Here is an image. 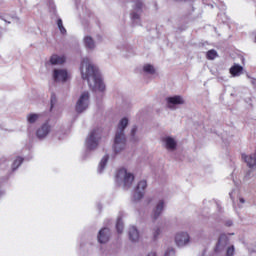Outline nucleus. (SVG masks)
<instances>
[{
  "label": "nucleus",
  "mask_w": 256,
  "mask_h": 256,
  "mask_svg": "<svg viewBox=\"0 0 256 256\" xmlns=\"http://www.w3.org/2000/svg\"><path fill=\"white\" fill-rule=\"evenodd\" d=\"M82 79H87L88 85L92 91H105V84L99 75V70L89 58H84L80 67Z\"/></svg>",
  "instance_id": "f257e3e1"
},
{
  "label": "nucleus",
  "mask_w": 256,
  "mask_h": 256,
  "mask_svg": "<svg viewBox=\"0 0 256 256\" xmlns=\"http://www.w3.org/2000/svg\"><path fill=\"white\" fill-rule=\"evenodd\" d=\"M129 125L127 118H122L118 124V129L114 138V153H121L127 145V138H125V128Z\"/></svg>",
  "instance_id": "f03ea898"
},
{
  "label": "nucleus",
  "mask_w": 256,
  "mask_h": 256,
  "mask_svg": "<svg viewBox=\"0 0 256 256\" xmlns=\"http://www.w3.org/2000/svg\"><path fill=\"white\" fill-rule=\"evenodd\" d=\"M101 140V129L96 128L89 132L85 141V146L88 151H93L99 147V141Z\"/></svg>",
  "instance_id": "7ed1b4c3"
},
{
  "label": "nucleus",
  "mask_w": 256,
  "mask_h": 256,
  "mask_svg": "<svg viewBox=\"0 0 256 256\" xmlns=\"http://www.w3.org/2000/svg\"><path fill=\"white\" fill-rule=\"evenodd\" d=\"M116 181L117 183H123L124 189H129L133 185V181H135V176L127 172V169L122 168L116 175Z\"/></svg>",
  "instance_id": "20e7f679"
},
{
  "label": "nucleus",
  "mask_w": 256,
  "mask_h": 256,
  "mask_svg": "<svg viewBox=\"0 0 256 256\" xmlns=\"http://www.w3.org/2000/svg\"><path fill=\"white\" fill-rule=\"evenodd\" d=\"M89 99V92L85 91L81 93L75 105L76 113H83L89 109Z\"/></svg>",
  "instance_id": "39448f33"
},
{
  "label": "nucleus",
  "mask_w": 256,
  "mask_h": 256,
  "mask_svg": "<svg viewBox=\"0 0 256 256\" xmlns=\"http://www.w3.org/2000/svg\"><path fill=\"white\" fill-rule=\"evenodd\" d=\"M145 189H147V181L141 180L135 189L133 201H141V199H143Z\"/></svg>",
  "instance_id": "423d86ee"
},
{
  "label": "nucleus",
  "mask_w": 256,
  "mask_h": 256,
  "mask_svg": "<svg viewBox=\"0 0 256 256\" xmlns=\"http://www.w3.org/2000/svg\"><path fill=\"white\" fill-rule=\"evenodd\" d=\"M189 241H191V237L187 232H178L175 235V243L178 247H185V245H189Z\"/></svg>",
  "instance_id": "0eeeda50"
},
{
  "label": "nucleus",
  "mask_w": 256,
  "mask_h": 256,
  "mask_svg": "<svg viewBox=\"0 0 256 256\" xmlns=\"http://www.w3.org/2000/svg\"><path fill=\"white\" fill-rule=\"evenodd\" d=\"M54 81L57 83H65L69 79V73L65 69H55L53 72Z\"/></svg>",
  "instance_id": "6e6552de"
},
{
  "label": "nucleus",
  "mask_w": 256,
  "mask_h": 256,
  "mask_svg": "<svg viewBox=\"0 0 256 256\" xmlns=\"http://www.w3.org/2000/svg\"><path fill=\"white\" fill-rule=\"evenodd\" d=\"M229 245V237L226 234H221L218 238V242L216 244L215 252L221 253V251H225V248Z\"/></svg>",
  "instance_id": "1a4fd4ad"
},
{
  "label": "nucleus",
  "mask_w": 256,
  "mask_h": 256,
  "mask_svg": "<svg viewBox=\"0 0 256 256\" xmlns=\"http://www.w3.org/2000/svg\"><path fill=\"white\" fill-rule=\"evenodd\" d=\"M168 109H175V105H183L185 100L181 96H173L166 98Z\"/></svg>",
  "instance_id": "9d476101"
},
{
  "label": "nucleus",
  "mask_w": 256,
  "mask_h": 256,
  "mask_svg": "<svg viewBox=\"0 0 256 256\" xmlns=\"http://www.w3.org/2000/svg\"><path fill=\"white\" fill-rule=\"evenodd\" d=\"M50 131L51 126L49 125V123H45L37 130L36 135L38 139H45V137L49 135Z\"/></svg>",
  "instance_id": "9b49d317"
},
{
  "label": "nucleus",
  "mask_w": 256,
  "mask_h": 256,
  "mask_svg": "<svg viewBox=\"0 0 256 256\" xmlns=\"http://www.w3.org/2000/svg\"><path fill=\"white\" fill-rule=\"evenodd\" d=\"M111 237V231L109 228H103L98 233L99 243H107Z\"/></svg>",
  "instance_id": "f8f14e48"
},
{
  "label": "nucleus",
  "mask_w": 256,
  "mask_h": 256,
  "mask_svg": "<svg viewBox=\"0 0 256 256\" xmlns=\"http://www.w3.org/2000/svg\"><path fill=\"white\" fill-rule=\"evenodd\" d=\"M242 159L245 161V163H247V166L250 169H253V167H256V153L251 154L249 156L243 154Z\"/></svg>",
  "instance_id": "ddd939ff"
},
{
  "label": "nucleus",
  "mask_w": 256,
  "mask_h": 256,
  "mask_svg": "<svg viewBox=\"0 0 256 256\" xmlns=\"http://www.w3.org/2000/svg\"><path fill=\"white\" fill-rule=\"evenodd\" d=\"M163 141L165 143L166 149L169 151H175L177 149V141H175L173 138L168 136L164 138Z\"/></svg>",
  "instance_id": "4468645a"
},
{
  "label": "nucleus",
  "mask_w": 256,
  "mask_h": 256,
  "mask_svg": "<svg viewBox=\"0 0 256 256\" xmlns=\"http://www.w3.org/2000/svg\"><path fill=\"white\" fill-rule=\"evenodd\" d=\"M129 239L133 243H137L139 241V230L135 226H131L129 229Z\"/></svg>",
  "instance_id": "2eb2a0df"
},
{
  "label": "nucleus",
  "mask_w": 256,
  "mask_h": 256,
  "mask_svg": "<svg viewBox=\"0 0 256 256\" xmlns=\"http://www.w3.org/2000/svg\"><path fill=\"white\" fill-rule=\"evenodd\" d=\"M230 74L232 75V77H239L240 75L243 74V66L239 64H234L230 68Z\"/></svg>",
  "instance_id": "dca6fc26"
},
{
  "label": "nucleus",
  "mask_w": 256,
  "mask_h": 256,
  "mask_svg": "<svg viewBox=\"0 0 256 256\" xmlns=\"http://www.w3.org/2000/svg\"><path fill=\"white\" fill-rule=\"evenodd\" d=\"M164 207H165V202L163 200H160L154 210V214H153L154 219H157L159 217V215H161V213H163Z\"/></svg>",
  "instance_id": "f3484780"
},
{
  "label": "nucleus",
  "mask_w": 256,
  "mask_h": 256,
  "mask_svg": "<svg viewBox=\"0 0 256 256\" xmlns=\"http://www.w3.org/2000/svg\"><path fill=\"white\" fill-rule=\"evenodd\" d=\"M65 62V56H59V55H52L50 58V63L52 65H63Z\"/></svg>",
  "instance_id": "a211bd4d"
},
{
  "label": "nucleus",
  "mask_w": 256,
  "mask_h": 256,
  "mask_svg": "<svg viewBox=\"0 0 256 256\" xmlns=\"http://www.w3.org/2000/svg\"><path fill=\"white\" fill-rule=\"evenodd\" d=\"M84 45L86 49H95V41L89 36L84 38Z\"/></svg>",
  "instance_id": "6ab92c4d"
},
{
  "label": "nucleus",
  "mask_w": 256,
  "mask_h": 256,
  "mask_svg": "<svg viewBox=\"0 0 256 256\" xmlns=\"http://www.w3.org/2000/svg\"><path fill=\"white\" fill-rule=\"evenodd\" d=\"M107 161H109V155H105L100 161L99 168H98L99 173H103V170L107 165Z\"/></svg>",
  "instance_id": "aec40b11"
},
{
  "label": "nucleus",
  "mask_w": 256,
  "mask_h": 256,
  "mask_svg": "<svg viewBox=\"0 0 256 256\" xmlns=\"http://www.w3.org/2000/svg\"><path fill=\"white\" fill-rule=\"evenodd\" d=\"M206 57H207V59H209V61H213V59L218 57L217 50H215V49L209 50L206 53Z\"/></svg>",
  "instance_id": "412c9836"
},
{
  "label": "nucleus",
  "mask_w": 256,
  "mask_h": 256,
  "mask_svg": "<svg viewBox=\"0 0 256 256\" xmlns=\"http://www.w3.org/2000/svg\"><path fill=\"white\" fill-rule=\"evenodd\" d=\"M143 71H145V73H149L150 75L155 74V68L151 64L144 65Z\"/></svg>",
  "instance_id": "4be33fe9"
},
{
  "label": "nucleus",
  "mask_w": 256,
  "mask_h": 256,
  "mask_svg": "<svg viewBox=\"0 0 256 256\" xmlns=\"http://www.w3.org/2000/svg\"><path fill=\"white\" fill-rule=\"evenodd\" d=\"M153 239H159V235H161V228L159 226H156L152 230Z\"/></svg>",
  "instance_id": "5701e85b"
},
{
  "label": "nucleus",
  "mask_w": 256,
  "mask_h": 256,
  "mask_svg": "<svg viewBox=\"0 0 256 256\" xmlns=\"http://www.w3.org/2000/svg\"><path fill=\"white\" fill-rule=\"evenodd\" d=\"M57 25L60 33H62V35H65L67 33V30L65 29V26H63V20L58 19Z\"/></svg>",
  "instance_id": "b1692460"
},
{
  "label": "nucleus",
  "mask_w": 256,
  "mask_h": 256,
  "mask_svg": "<svg viewBox=\"0 0 256 256\" xmlns=\"http://www.w3.org/2000/svg\"><path fill=\"white\" fill-rule=\"evenodd\" d=\"M39 119V115L37 114H30L27 116L28 123H35Z\"/></svg>",
  "instance_id": "393cba45"
},
{
  "label": "nucleus",
  "mask_w": 256,
  "mask_h": 256,
  "mask_svg": "<svg viewBox=\"0 0 256 256\" xmlns=\"http://www.w3.org/2000/svg\"><path fill=\"white\" fill-rule=\"evenodd\" d=\"M21 163H23V158L18 157V158L14 161V163H13V165H12L13 171H15V169H17V167H19V166L21 165Z\"/></svg>",
  "instance_id": "a878e982"
},
{
  "label": "nucleus",
  "mask_w": 256,
  "mask_h": 256,
  "mask_svg": "<svg viewBox=\"0 0 256 256\" xmlns=\"http://www.w3.org/2000/svg\"><path fill=\"white\" fill-rule=\"evenodd\" d=\"M118 233H123V221L119 218L116 223Z\"/></svg>",
  "instance_id": "bb28decb"
},
{
  "label": "nucleus",
  "mask_w": 256,
  "mask_h": 256,
  "mask_svg": "<svg viewBox=\"0 0 256 256\" xmlns=\"http://www.w3.org/2000/svg\"><path fill=\"white\" fill-rule=\"evenodd\" d=\"M235 255V246L231 245L226 249V256Z\"/></svg>",
  "instance_id": "cd10ccee"
},
{
  "label": "nucleus",
  "mask_w": 256,
  "mask_h": 256,
  "mask_svg": "<svg viewBox=\"0 0 256 256\" xmlns=\"http://www.w3.org/2000/svg\"><path fill=\"white\" fill-rule=\"evenodd\" d=\"M164 256H175V249L168 248L164 254Z\"/></svg>",
  "instance_id": "c85d7f7f"
},
{
  "label": "nucleus",
  "mask_w": 256,
  "mask_h": 256,
  "mask_svg": "<svg viewBox=\"0 0 256 256\" xmlns=\"http://www.w3.org/2000/svg\"><path fill=\"white\" fill-rule=\"evenodd\" d=\"M142 7H143V3L138 1L135 5V10L137 11V13H139V11H141Z\"/></svg>",
  "instance_id": "c756f323"
},
{
  "label": "nucleus",
  "mask_w": 256,
  "mask_h": 256,
  "mask_svg": "<svg viewBox=\"0 0 256 256\" xmlns=\"http://www.w3.org/2000/svg\"><path fill=\"white\" fill-rule=\"evenodd\" d=\"M131 19L133 21H137L139 19V13H137V12L132 13L131 14Z\"/></svg>",
  "instance_id": "7c9ffc66"
},
{
  "label": "nucleus",
  "mask_w": 256,
  "mask_h": 256,
  "mask_svg": "<svg viewBox=\"0 0 256 256\" xmlns=\"http://www.w3.org/2000/svg\"><path fill=\"white\" fill-rule=\"evenodd\" d=\"M55 103H57V98L55 97V95L51 96V107H53V105H55Z\"/></svg>",
  "instance_id": "2f4dec72"
},
{
  "label": "nucleus",
  "mask_w": 256,
  "mask_h": 256,
  "mask_svg": "<svg viewBox=\"0 0 256 256\" xmlns=\"http://www.w3.org/2000/svg\"><path fill=\"white\" fill-rule=\"evenodd\" d=\"M226 227H233V220H227L225 222Z\"/></svg>",
  "instance_id": "473e14b6"
},
{
  "label": "nucleus",
  "mask_w": 256,
  "mask_h": 256,
  "mask_svg": "<svg viewBox=\"0 0 256 256\" xmlns=\"http://www.w3.org/2000/svg\"><path fill=\"white\" fill-rule=\"evenodd\" d=\"M135 133H137V126H133V128L131 130L132 137H135Z\"/></svg>",
  "instance_id": "72a5a7b5"
},
{
  "label": "nucleus",
  "mask_w": 256,
  "mask_h": 256,
  "mask_svg": "<svg viewBox=\"0 0 256 256\" xmlns=\"http://www.w3.org/2000/svg\"><path fill=\"white\" fill-rule=\"evenodd\" d=\"M147 256H157V253H155V252H150Z\"/></svg>",
  "instance_id": "f704fd0d"
},
{
  "label": "nucleus",
  "mask_w": 256,
  "mask_h": 256,
  "mask_svg": "<svg viewBox=\"0 0 256 256\" xmlns=\"http://www.w3.org/2000/svg\"><path fill=\"white\" fill-rule=\"evenodd\" d=\"M240 203H245V200L243 198L239 199Z\"/></svg>",
  "instance_id": "c9c22d12"
}]
</instances>
